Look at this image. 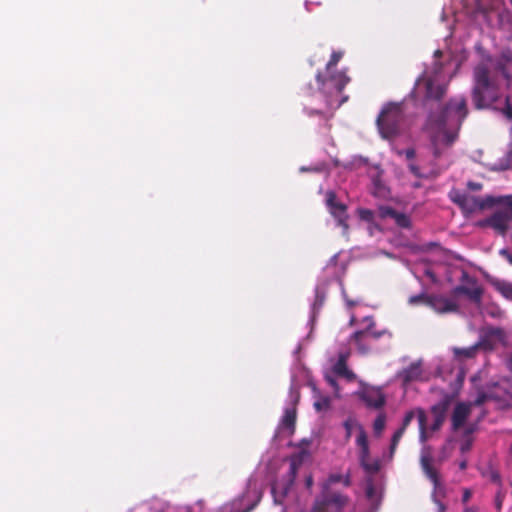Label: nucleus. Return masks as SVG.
<instances>
[{
  "label": "nucleus",
  "mask_w": 512,
  "mask_h": 512,
  "mask_svg": "<svg viewBox=\"0 0 512 512\" xmlns=\"http://www.w3.org/2000/svg\"><path fill=\"white\" fill-rule=\"evenodd\" d=\"M447 91V83L439 82L434 76L422 75L411 92V97L425 113L423 130L429 133L435 160L443 157L457 141L462 124L469 114L464 96L451 97L443 102Z\"/></svg>",
  "instance_id": "obj_1"
},
{
  "label": "nucleus",
  "mask_w": 512,
  "mask_h": 512,
  "mask_svg": "<svg viewBox=\"0 0 512 512\" xmlns=\"http://www.w3.org/2000/svg\"><path fill=\"white\" fill-rule=\"evenodd\" d=\"M316 80L319 91L316 92L315 98L320 102L318 107L305 105L304 110L310 117L319 116L324 123H328L334 115V111L339 108L348 97L339 99L345 86L349 83L350 78L343 71H327L318 72Z\"/></svg>",
  "instance_id": "obj_2"
},
{
  "label": "nucleus",
  "mask_w": 512,
  "mask_h": 512,
  "mask_svg": "<svg viewBox=\"0 0 512 512\" xmlns=\"http://www.w3.org/2000/svg\"><path fill=\"white\" fill-rule=\"evenodd\" d=\"M494 205H499V207L489 217L480 220L477 225L482 228H492L498 235L505 236L512 221V195L497 198L487 196L481 203H478V209Z\"/></svg>",
  "instance_id": "obj_3"
},
{
  "label": "nucleus",
  "mask_w": 512,
  "mask_h": 512,
  "mask_svg": "<svg viewBox=\"0 0 512 512\" xmlns=\"http://www.w3.org/2000/svg\"><path fill=\"white\" fill-rule=\"evenodd\" d=\"M498 92L496 86L490 80L489 69L480 64L474 69V87L472 100L476 109H484L496 102Z\"/></svg>",
  "instance_id": "obj_4"
},
{
  "label": "nucleus",
  "mask_w": 512,
  "mask_h": 512,
  "mask_svg": "<svg viewBox=\"0 0 512 512\" xmlns=\"http://www.w3.org/2000/svg\"><path fill=\"white\" fill-rule=\"evenodd\" d=\"M405 115L401 103H389L377 118V125L383 138L391 139L400 132Z\"/></svg>",
  "instance_id": "obj_5"
},
{
  "label": "nucleus",
  "mask_w": 512,
  "mask_h": 512,
  "mask_svg": "<svg viewBox=\"0 0 512 512\" xmlns=\"http://www.w3.org/2000/svg\"><path fill=\"white\" fill-rule=\"evenodd\" d=\"M363 322L365 323V326L362 329L355 331L351 335L350 341L356 345L361 354H367L371 351L373 342L386 334L391 337V333L387 330H376V323L372 317H365Z\"/></svg>",
  "instance_id": "obj_6"
},
{
  "label": "nucleus",
  "mask_w": 512,
  "mask_h": 512,
  "mask_svg": "<svg viewBox=\"0 0 512 512\" xmlns=\"http://www.w3.org/2000/svg\"><path fill=\"white\" fill-rule=\"evenodd\" d=\"M349 502V497L341 492L322 486L320 495L315 499L312 512H342Z\"/></svg>",
  "instance_id": "obj_7"
},
{
  "label": "nucleus",
  "mask_w": 512,
  "mask_h": 512,
  "mask_svg": "<svg viewBox=\"0 0 512 512\" xmlns=\"http://www.w3.org/2000/svg\"><path fill=\"white\" fill-rule=\"evenodd\" d=\"M414 417H417L418 420L419 440L421 443H425L430 438V434L428 433L427 428V415L422 408H417L415 410H410L406 412L400 429H403V431H405L407 427L410 425L411 421L414 419Z\"/></svg>",
  "instance_id": "obj_8"
},
{
  "label": "nucleus",
  "mask_w": 512,
  "mask_h": 512,
  "mask_svg": "<svg viewBox=\"0 0 512 512\" xmlns=\"http://www.w3.org/2000/svg\"><path fill=\"white\" fill-rule=\"evenodd\" d=\"M326 205L331 215L336 219L338 225L343 227L344 230H347V207L345 204L337 201V195L332 190L326 192Z\"/></svg>",
  "instance_id": "obj_9"
},
{
  "label": "nucleus",
  "mask_w": 512,
  "mask_h": 512,
  "mask_svg": "<svg viewBox=\"0 0 512 512\" xmlns=\"http://www.w3.org/2000/svg\"><path fill=\"white\" fill-rule=\"evenodd\" d=\"M452 398L446 394L439 402L431 407V413L433 415V423L429 427L428 431L436 432L440 430L446 420L447 412L451 406Z\"/></svg>",
  "instance_id": "obj_10"
},
{
  "label": "nucleus",
  "mask_w": 512,
  "mask_h": 512,
  "mask_svg": "<svg viewBox=\"0 0 512 512\" xmlns=\"http://www.w3.org/2000/svg\"><path fill=\"white\" fill-rule=\"evenodd\" d=\"M427 306L439 314L457 312L459 309L456 302L440 295H430L427 298Z\"/></svg>",
  "instance_id": "obj_11"
},
{
  "label": "nucleus",
  "mask_w": 512,
  "mask_h": 512,
  "mask_svg": "<svg viewBox=\"0 0 512 512\" xmlns=\"http://www.w3.org/2000/svg\"><path fill=\"white\" fill-rule=\"evenodd\" d=\"M449 196L453 203L457 204L461 209L467 211H473L475 208H478V203H481L483 200L469 196L468 194L462 193L459 190H452Z\"/></svg>",
  "instance_id": "obj_12"
},
{
  "label": "nucleus",
  "mask_w": 512,
  "mask_h": 512,
  "mask_svg": "<svg viewBox=\"0 0 512 512\" xmlns=\"http://www.w3.org/2000/svg\"><path fill=\"white\" fill-rule=\"evenodd\" d=\"M471 412V405L460 402L458 403L452 413L451 422H452V430L458 431L466 422Z\"/></svg>",
  "instance_id": "obj_13"
},
{
  "label": "nucleus",
  "mask_w": 512,
  "mask_h": 512,
  "mask_svg": "<svg viewBox=\"0 0 512 512\" xmlns=\"http://www.w3.org/2000/svg\"><path fill=\"white\" fill-rule=\"evenodd\" d=\"M361 399L364 403L374 409H380L385 405L386 398L380 389L370 388L366 389L361 394Z\"/></svg>",
  "instance_id": "obj_14"
},
{
  "label": "nucleus",
  "mask_w": 512,
  "mask_h": 512,
  "mask_svg": "<svg viewBox=\"0 0 512 512\" xmlns=\"http://www.w3.org/2000/svg\"><path fill=\"white\" fill-rule=\"evenodd\" d=\"M420 463L424 474L433 483L434 488H439L441 485L440 476L436 468L432 465V457L429 454H423Z\"/></svg>",
  "instance_id": "obj_15"
},
{
  "label": "nucleus",
  "mask_w": 512,
  "mask_h": 512,
  "mask_svg": "<svg viewBox=\"0 0 512 512\" xmlns=\"http://www.w3.org/2000/svg\"><path fill=\"white\" fill-rule=\"evenodd\" d=\"M453 294L454 295H465L472 302H474L476 304H480V302L482 300L483 289L478 285H475L472 288L463 286V285H459L453 289Z\"/></svg>",
  "instance_id": "obj_16"
},
{
  "label": "nucleus",
  "mask_w": 512,
  "mask_h": 512,
  "mask_svg": "<svg viewBox=\"0 0 512 512\" xmlns=\"http://www.w3.org/2000/svg\"><path fill=\"white\" fill-rule=\"evenodd\" d=\"M333 372L336 375L343 377L349 381H352L355 379V374L351 370H349L347 367V361H346L345 354L339 355L337 362L333 366Z\"/></svg>",
  "instance_id": "obj_17"
},
{
  "label": "nucleus",
  "mask_w": 512,
  "mask_h": 512,
  "mask_svg": "<svg viewBox=\"0 0 512 512\" xmlns=\"http://www.w3.org/2000/svg\"><path fill=\"white\" fill-rule=\"evenodd\" d=\"M359 462L367 473H377L380 469L378 461H370V450H359Z\"/></svg>",
  "instance_id": "obj_18"
},
{
  "label": "nucleus",
  "mask_w": 512,
  "mask_h": 512,
  "mask_svg": "<svg viewBox=\"0 0 512 512\" xmlns=\"http://www.w3.org/2000/svg\"><path fill=\"white\" fill-rule=\"evenodd\" d=\"M401 377L405 383L416 381L422 375V368L420 363H411L407 368L401 372Z\"/></svg>",
  "instance_id": "obj_19"
},
{
  "label": "nucleus",
  "mask_w": 512,
  "mask_h": 512,
  "mask_svg": "<svg viewBox=\"0 0 512 512\" xmlns=\"http://www.w3.org/2000/svg\"><path fill=\"white\" fill-rule=\"evenodd\" d=\"M482 346V343L479 342L473 346L467 347V348H454V355L458 359H468L475 356L478 348Z\"/></svg>",
  "instance_id": "obj_20"
},
{
  "label": "nucleus",
  "mask_w": 512,
  "mask_h": 512,
  "mask_svg": "<svg viewBox=\"0 0 512 512\" xmlns=\"http://www.w3.org/2000/svg\"><path fill=\"white\" fill-rule=\"evenodd\" d=\"M281 423L284 428H287L293 432L296 423V409H286Z\"/></svg>",
  "instance_id": "obj_21"
},
{
  "label": "nucleus",
  "mask_w": 512,
  "mask_h": 512,
  "mask_svg": "<svg viewBox=\"0 0 512 512\" xmlns=\"http://www.w3.org/2000/svg\"><path fill=\"white\" fill-rule=\"evenodd\" d=\"M343 482L345 487H349L351 485V477L349 474L342 476L340 474H331L328 479L322 484V486L328 485V489H331V485Z\"/></svg>",
  "instance_id": "obj_22"
},
{
  "label": "nucleus",
  "mask_w": 512,
  "mask_h": 512,
  "mask_svg": "<svg viewBox=\"0 0 512 512\" xmlns=\"http://www.w3.org/2000/svg\"><path fill=\"white\" fill-rule=\"evenodd\" d=\"M396 225L400 228H410L411 226V220L408 215L405 213L399 212L396 210L395 215H393L392 218Z\"/></svg>",
  "instance_id": "obj_23"
},
{
  "label": "nucleus",
  "mask_w": 512,
  "mask_h": 512,
  "mask_svg": "<svg viewBox=\"0 0 512 512\" xmlns=\"http://www.w3.org/2000/svg\"><path fill=\"white\" fill-rule=\"evenodd\" d=\"M385 425L386 415L384 413H380L373 423V431L377 437H379L382 434L383 430L385 429Z\"/></svg>",
  "instance_id": "obj_24"
},
{
  "label": "nucleus",
  "mask_w": 512,
  "mask_h": 512,
  "mask_svg": "<svg viewBox=\"0 0 512 512\" xmlns=\"http://www.w3.org/2000/svg\"><path fill=\"white\" fill-rule=\"evenodd\" d=\"M358 430H359V433H358V436L356 439V444L359 447V450H366L369 448L367 434L361 425L358 426Z\"/></svg>",
  "instance_id": "obj_25"
},
{
  "label": "nucleus",
  "mask_w": 512,
  "mask_h": 512,
  "mask_svg": "<svg viewBox=\"0 0 512 512\" xmlns=\"http://www.w3.org/2000/svg\"><path fill=\"white\" fill-rule=\"evenodd\" d=\"M343 56V53L340 52V51H334L332 54H331V57H330V60L328 61V63L326 64V70L327 71H332V70H335L338 62L340 61V59L342 58Z\"/></svg>",
  "instance_id": "obj_26"
},
{
  "label": "nucleus",
  "mask_w": 512,
  "mask_h": 512,
  "mask_svg": "<svg viewBox=\"0 0 512 512\" xmlns=\"http://www.w3.org/2000/svg\"><path fill=\"white\" fill-rule=\"evenodd\" d=\"M404 433H405V431H403V429L399 428L393 434L392 439H391V444H390V454L391 455H393L394 452L396 451V448H397Z\"/></svg>",
  "instance_id": "obj_27"
},
{
  "label": "nucleus",
  "mask_w": 512,
  "mask_h": 512,
  "mask_svg": "<svg viewBox=\"0 0 512 512\" xmlns=\"http://www.w3.org/2000/svg\"><path fill=\"white\" fill-rule=\"evenodd\" d=\"M325 297H326L325 292L322 291L319 287H317L315 290V300L313 303V308L320 309L322 307V305L324 304Z\"/></svg>",
  "instance_id": "obj_28"
},
{
  "label": "nucleus",
  "mask_w": 512,
  "mask_h": 512,
  "mask_svg": "<svg viewBox=\"0 0 512 512\" xmlns=\"http://www.w3.org/2000/svg\"><path fill=\"white\" fill-rule=\"evenodd\" d=\"M396 210L390 206H381L378 209V215L381 219L386 218H393V215H395Z\"/></svg>",
  "instance_id": "obj_29"
},
{
  "label": "nucleus",
  "mask_w": 512,
  "mask_h": 512,
  "mask_svg": "<svg viewBox=\"0 0 512 512\" xmlns=\"http://www.w3.org/2000/svg\"><path fill=\"white\" fill-rule=\"evenodd\" d=\"M360 424L357 423V421L351 417H349L348 419H346L343 423V426L345 428V431H346V439H349L352 435V428L354 426H359Z\"/></svg>",
  "instance_id": "obj_30"
},
{
  "label": "nucleus",
  "mask_w": 512,
  "mask_h": 512,
  "mask_svg": "<svg viewBox=\"0 0 512 512\" xmlns=\"http://www.w3.org/2000/svg\"><path fill=\"white\" fill-rule=\"evenodd\" d=\"M501 112L508 120L512 121V104L510 101V96L505 97V105Z\"/></svg>",
  "instance_id": "obj_31"
},
{
  "label": "nucleus",
  "mask_w": 512,
  "mask_h": 512,
  "mask_svg": "<svg viewBox=\"0 0 512 512\" xmlns=\"http://www.w3.org/2000/svg\"><path fill=\"white\" fill-rule=\"evenodd\" d=\"M358 215L361 220H364L366 222H371L374 219V212L370 209H365V208L359 209Z\"/></svg>",
  "instance_id": "obj_32"
},
{
  "label": "nucleus",
  "mask_w": 512,
  "mask_h": 512,
  "mask_svg": "<svg viewBox=\"0 0 512 512\" xmlns=\"http://www.w3.org/2000/svg\"><path fill=\"white\" fill-rule=\"evenodd\" d=\"M498 290L501 292V294L508 298L512 299V284L511 283H502Z\"/></svg>",
  "instance_id": "obj_33"
},
{
  "label": "nucleus",
  "mask_w": 512,
  "mask_h": 512,
  "mask_svg": "<svg viewBox=\"0 0 512 512\" xmlns=\"http://www.w3.org/2000/svg\"><path fill=\"white\" fill-rule=\"evenodd\" d=\"M429 297H430V295H426V294H419V295L411 296L409 299V303H411V304L424 303L425 305H427V298H429Z\"/></svg>",
  "instance_id": "obj_34"
},
{
  "label": "nucleus",
  "mask_w": 512,
  "mask_h": 512,
  "mask_svg": "<svg viewBox=\"0 0 512 512\" xmlns=\"http://www.w3.org/2000/svg\"><path fill=\"white\" fill-rule=\"evenodd\" d=\"M299 465H300V461H298L295 458L291 459L290 467H289V474H290V476L292 478V481L296 477Z\"/></svg>",
  "instance_id": "obj_35"
},
{
  "label": "nucleus",
  "mask_w": 512,
  "mask_h": 512,
  "mask_svg": "<svg viewBox=\"0 0 512 512\" xmlns=\"http://www.w3.org/2000/svg\"><path fill=\"white\" fill-rule=\"evenodd\" d=\"M408 167H409L410 172L414 176H416L418 178H423L424 177V175L420 171V168L417 165H415L414 163H410Z\"/></svg>",
  "instance_id": "obj_36"
},
{
  "label": "nucleus",
  "mask_w": 512,
  "mask_h": 512,
  "mask_svg": "<svg viewBox=\"0 0 512 512\" xmlns=\"http://www.w3.org/2000/svg\"><path fill=\"white\" fill-rule=\"evenodd\" d=\"M400 154H404L407 160H413L416 156V151L414 148H408L403 152H400Z\"/></svg>",
  "instance_id": "obj_37"
},
{
  "label": "nucleus",
  "mask_w": 512,
  "mask_h": 512,
  "mask_svg": "<svg viewBox=\"0 0 512 512\" xmlns=\"http://www.w3.org/2000/svg\"><path fill=\"white\" fill-rule=\"evenodd\" d=\"M499 253L512 265V253L508 249H502Z\"/></svg>",
  "instance_id": "obj_38"
},
{
  "label": "nucleus",
  "mask_w": 512,
  "mask_h": 512,
  "mask_svg": "<svg viewBox=\"0 0 512 512\" xmlns=\"http://www.w3.org/2000/svg\"><path fill=\"white\" fill-rule=\"evenodd\" d=\"M467 186L472 191H479L483 187L481 183L472 182V181L468 182Z\"/></svg>",
  "instance_id": "obj_39"
},
{
  "label": "nucleus",
  "mask_w": 512,
  "mask_h": 512,
  "mask_svg": "<svg viewBox=\"0 0 512 512\" xmlns=\"http://www.w3.org/2000/svg\"><path fill=\"white\" fill-rule=\"evenodd\" d=\"M486 399H487L486 394H484V393L479 394L477 396V398L475 399V401H474V405L480 406V405H482L486 401Z\"/></svg>",
  "instance_id": "obj_40"
},
{
  "label": "nucleus",
  "mask_w": 512,
  "mask_h": 512,
  "mask_svg": "<svg viewBox=\"0 0 512 512\" xmlns=\"http://www.w3.org/2000/svg\"><path fill=\"white\" fill-rule=\"evenodd\" d=\"M472 441L466 440L464 443L461 444L460 450L461 452L465 453L471 449Z\"/></svg>",
  "instance_id": "obj_41"
},
{
  "label": "nucleus",
  "mask_w": 512,
  "mask_h": 512,
  "mask_svg": "<svg viewBox=\"0 0 512 512\" xmlns=\"http://www.w3.org/2000/svg\"><path fill=\"white\" fill-rule=\"evenodd\" d=\"M470 498H471V492H470V490L465 489V490H464V493H463V497H462V501H463V503L468 502V501L470 500Z\"/></svg>",
  "instance_id": "obj_42"
},
{
  "label": "nucleus",
  "mask_w": 512,
  "mask_h": 512,
  "mask_svg": "<svg viewBox=\"0 0 512 512\" xmlns=\"http://www.w3.org/2000/svg\"><path fill=\"white\" fill-rule=\"evenodd\" d=\"M326 380L332 387L337 388V382L334 378L327 376Z\"/></svg>",
  "instance_id": "obj_43"
},
{
  "label": "nucleus",
  "mask_w": 512,
  "mask_h": 512,
  "mask_svg": "<svg viewBox=\"0 0 512 512\" xmlns=\"http://www.w3.org/2000/svg\"><path fill=\"white\" fill-rule=\"evenodd\" d=\"M305 484H306L307 488H311L312 487V485H313V477L311 475L306 477Z\"/></svg>",
  "instance_id": "obj_44"
},
{
  "label": "nucleus",
  "mask_w": 512,
  "mask_h": 512,
  "mask_svg": "<svg viewBox=\"0 0 512 512\" xmlns=\"http://www.w3.org/2000/svg\"><path fill=\"white\" fill-rule=\"evenodd\" d=\"M474 432V427L473 426H469L465 429V436H468L470 434H472Z\"/></svg>",
  "instance_id": "obj_45"
},
{
  "label": "nucleus",
  "mask_w": 512,
  "mask_h": 512,
  "mask_svg": "<svg viewBox=\"0 0 512 512\" xmlns=\"http://www.w3.org/2000/svg\"><path fill=\"white\" fill-rule=\"evenodd\" d=\"M314 407L317 411H321L322 410V407H323V404L321 402H315L314 403Z\"/></svg>",
  "instance_id": "obj_46"
},
{
  "label": "nucleus",
  "mask_w": 512,
  "mask_h": 512,
  "mask_svg": "<svg viewBox=\"0 0 512 512\" xmlns=\"http://www.w3.org/2000/svg\"><path fill=\"white\" fill-rule=\"evenodd\" d=\"M492 334L500 336L503 334V331L500 328H497V329L493 330Z\"/></svg>",
  "instance_id": "obj_47"
},
{
  "label": "nucleus",
  "mask_w": 512,
  "mask_h": 512,
  "mask_svg": "<svg viewBox=\"0 0 512 512\" xmlns=\"http://www.w3.org/2000/svg\"><path fill=\"white\" fill-rule=\"evenodd\" d=\"M438 505H439V512H444L445 506L441 502H438Z\"/></svg>",
  "instance_id": "obj_48"
},
{
  "label": "nucleus",
  "mask_w": 512,
  "mask_h": 512,
  "mask_svg": "<svg viewBox=\"0 0 512 512\" xmlns=\"http://www.w3.org/2000/svg\"><path fill=\"white\" fill-rule=\"evenodd\" d=\"M466 466H467V464H466V462H465V461H463V462H461V463H460V469H461V470H464V469L466 468Z\"/></svg>",
  "instance_id": "obj_49"
},
{
  "label": "nucleus",
  "mask_w": 512,
  "mask_h": 512,
  "mask_svg": "<svg viewBox=\"0 0 512 512\" xmlns=\"http://www.w3.org/2000/svg\"><path fill=\"white\" fill-rule=\"evenodd\" d=\"M464 512H476L474 508H466Z\"/></svg>",
  "instance_id": "obj_50"
},
{
  "label": "nucleus",
  "mask_w": 512,
  "mask_h": 512,
  "mask_svg": "<svg viewBox=\"0 0 512 512\" xmlns=\"http://www.w3.org/2000/svg\"><path fill=\"white\" fill-rule=\"evenodd\" d=\"M497 507H498V508H500V507H501V501H500V500H498V501H497Z\"/></svg>",
  "instance_id": "obj_51"
},
{
  "label": "nucleus",
  "mask_w": 512,
  "mask_h": 512,
  "mask_svg": "<svg viewBox=\"0 0 512 512\" xmlns=\"http://www.w3.org/2000/svg\"><path fill=\"white\" fill-rule=\"evenodd\" d=\"M440 53H441L440 50H437L436 56H439Z\"/></svg>",
  "instance_id": "obj_52"
},
{
  "label": "nucleus",
  "mask_w": 512,
  "mask_h": 512,
  "mask_svg": "<svg viewBox=\"0 0 512 512\" xmlns=\"http://www.w3.org/2000/svg\"><path fill=\"white\" fill-rule=\"evenodd\" d=\"M440 53H441L440 50H437L436 56H439Z\"/></svg>",
  "instance_id": "obj_53"
}]
</instances>
